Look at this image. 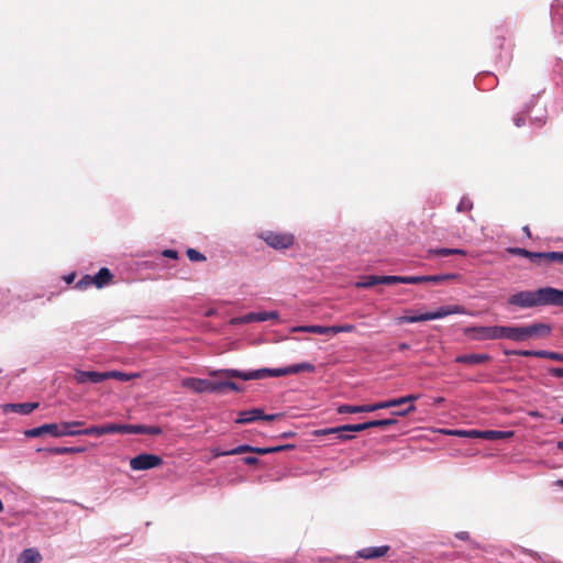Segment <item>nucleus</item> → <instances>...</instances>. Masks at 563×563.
<instances>
[{
  "mask_svg": "<svg viewBox=\"0 0 563 563\" xmlns=\"http://www.w3.org/2000/svg\"><path fill=\"white\" fill-rule=\"evenodd\" d=\"M472 208H473V202L471 201V199L463 197L456 207V211L457 212H467V211H471Z\"/></svg>",
  "mask_w": 563,
  "mask_h": 563,
  "instance_id": "obj_41",
  "label": "nucleus"
},
{
  "mask_svg": "<svg viewBox=\"0 0 563 563\" xmlns=\"http://www.w3.org/2000/svg\"><path fill=\"white\" fill-rule=\"evenodd\" d=\"M483 432L484 431L471 430V431L463 432V434L471 437V438H481V433H483Z\"/></svg>",
  "mask_w": 563,
  "mask_h": 563,
  "instance_id": "obj_55",
  "label": "nucleus"
},
{
  "mask_svg": "<svg viewBox=\"0 0 563 563\" xmlns=\"http://www.w3.org/2000/svg\"><path fill=\"white\" fill-rule=\"evenodd\" d=\"M508 354L518 355V356H525V357H540L544 358L545 351H529V350H519V351H512Z\"/></svg>",
  "mask_w": 563,
  "mask_h": 563,
  "instance_id": "obj_34",
  "label": "nucleus"
},
{
  "mask_svg": "<svg viewBox=\"0 0 563 563\" xmlns=\"http://www.w3.org/2000/svg\"><path fill=\"white\" fill-rule=\"evenodd\" d=\"M455 537L462 541L470 540V533L467 531H460L455 534Z\"/></svg>",
  "mask_w": 563,
  "mask_h": 563,
  "instance_id": "obj_54",
  "label": "nucleus"
},
{
  "mask_svg": "<svg viewBox=\"0 0 563 563\" xmlns=\"http://www.w3.org/2000/svg\"><path fill=\"white\" fill-rule=\"evenodd\" d=\"M269 450V453H277V452H282V446L280 445H277V446H271L268 448Z\"/></svg>",
  "mask_w": 563,
  "mask_h": 563,
  "instance_id": "obj_56",
  "label": "nucleus"
},
{
  "mask_svg": "<svg viewBox=\"0 0 563 563\" xmlns=\"http://www.w3.org/2000/svg\"><path fill=\"white\" fill-rule=\"evenodd\" d=\"M163 464V459L155 454L142 453L130 460V467L133 471H145L158 467Z\"/></svg>",
  "mask_w": 563,
  "mask_h": 563,
  "instance_id": "obj_7",
  "label": "nucleus"
},
{
  "mask_svg": "<svg viewBox=\"0 0 563 563\" xmlns=\"http://www.w3.org/2000/svg\"><path fill=\"white\" fill-rule=\"evenodd\" d=\"M163 256L168 257V258H177L178 257V253L175 250H165L163 252Z\"/></svg>",
  "mask_w": 563,
  "mask_h": 563,
  "instance_id": "obj_50",
  "label": "nucleus"
},
{
  "mask_svg": "<svg viewBox=\"0 0 563 563\" xmlns=\"http://www.w3.org/2000/svg\"><path fill=\"white\" fill-rule=\"evenodd\" d=\"M104 434L110 433H123L124 434V424L121 423H107L103 424Z\"/></svg>",
  "mask_w": 563,
  "mask_h": 563,
  "instance_id": "obj_37",
  "label": "nucleus"
},
{
  "mask_svg": "<svg viewBox=\"0 0 563 563\" xmlns=\"http://www.w3.org/2000/svg\"><path fill=\"white\" fill-rule=\"evenodd\" d=\"M462 312V308L459 306H446V307H440L438 310L433 312H426L420 314H411V316H402L397 319V322L399 324L402 323H415V322H422V321H429V320H435L441 319L444 317H448L453 313H460Z\"/></svg>",
  "mask_w": 563,
  "mask_h": 563,
  "instance_id": "obj_4",
  "label": "nucleus"
},
{
  "mask_svg": "<svg viewBox=\"0 0 563 563\" xmlns=\"http://www.w3.org/2000/svg\"><path fill=\"white\" fill-rule=\"evenodd\" d=\"M113 278L112 273L109 268L102 267L99 272L93 276L95 286L97 288H102L106 285L110 284Z\"/></svg>",
  "mask_w": 563,
  "mask_h": 563,
  "instance_id": "obj_21",
  "label": "nucleus"
},
{
  "mask_svg": "<svg viewBox=\"0 0 563 563\" xmlns=\"http://www.w3.org/2000/svg\"><path fill=\"white\" fill-rule=\"evenodd\" d=\"M162 433V429L157 426H145L143 434L158 435Z\"/></svg>",
  "mask_w": 563,
  "mask_h": 563,
  "instance_id": "obj_46",
  "label": "nucleus"
},
{
  "mask_svg": "<svg viewBox=\"0 0 563 563\" xmlns=\"http://www.w3.org/2000/svg\"><path fill=\"white\" fill-rule=\"evenodd\" d=\"M73 379L79 384H99L104 380L103 372L75 369Z\"/></svg>",
  "mask_w": 563,
  "mask_h": 563,
  "instance_id": "obj_9",
  "label": "nucleus"
},
{
  "mask_svg": "<svg viewBox=\"0 0 563 563\" xmlns=\"http://www.w3.org/2000/svg\"><path fill=\"white\" fill-rule=\"evenodd\" d=\"M261 239L275 250L289 249L295 242V236L291 233L276 231H265L261 234Z\"/></svg>",
  "mask_w": 563,
  "mask_h": 563,
  "instance_id": "obj_6",
  "label": "nucleus"
},
{
  "mask_svg": "<svg viewBox=\"0 0 563 563\" xmlns=\"http://www.w3.org/2000/svg\"><path fill=\"white\" fill-rule=\"evenodd\" d=\"M103 434H104L103 424L102 426H91L89 428H86V429L81 430V435H97V437H100V435H103Z\"/></svg>",
  "mask_w": 563,
  "mask_h": 563,
  "instance_id": "obj_38",
  "label": "nucleus"
},
{
  "mask_svg": "<svg viewBox=\"0 0 563 563\" xmlns=\"http://www.w3.org/2000/svg\"><path fill=\"white\" fill-rule=\"evenodd\" d=\"M84 451H85V448H81V446L37 449V452H47L49 454H55V455L82 453Z\"/></svg>",
  "mask_w": 563,
  "mask_h": 563,
  "instance_id": "obj_22",
  "label": "nucleus"
},
{
  "mask_svg": "<svg viewBox=\"0 0 563 563\" xmlns=\"http://www.w3.org/2000/svg\"><path fill=\"white\" fill-rule=\"evenodd\" d=\"M499 339L515 341V327L495 325V340Z\"/></svg>",
  "mask_w": 563,
  "mask_h": 563,
  "instance_id": "obj_25",
  "label": "nucleus"
},
{
  "mask_svg": "<svg viewBox=\"0 0 563 563\" xmlns=\"http://www.w3.org/2000/svg\"><path fill=\"white\" fill-rule=\"evenodd\" d=\"M553 263L563 265V252H547L545 265Z\"/></svg>",
  "mask_w": 563,
  "mask_h": 563,
  "instance_id": "obj_35",
  "label": "nucleus"
},
{
  "mask_svg": "<svg viewBox=\"0 0 563 563\" xmlns=\"http://www.w3.org/2000/svg\"><path fill=\"white\" fill-rule=\"evenodd\" d=\"M103 375H104V380L114 378V379H118L121 382H129L132 378L137 376V374H126V373L119 372V371L103 372Z\"/></svg>",
  "mask_w": 563,
  "mask_h": 563,
  "instance_id": "obj_27",
  "label": "nucleus"
},
{
  "mask_svg": "<svg viewBox=\"0 0 563 563\" xmlns=\"http://www.w3.org/2000/svg\"><path fill=\"white\" fill-rule=\"evenodd\" d=\"M536 265H545L547 252H530L525 256Z\"/></svg>",
  "mask_w": 563,
  "mask_h": 563,
  "instance_id": "obj_30",
  "label": "nucleus"
},
{
  "mask_svg": "<svg viewBox=\"0 0 563 563\" xmlns=\"http://www.w3.org/2000/svg\"><path fill=\"white\" fill-rule=\"evenodd\" d=\"M316 366L312 363L303 362L282 368H260L255 371L243 372L239 369H219L211 372V376H225L228 378H240L243 380L264 379L267 377H282L286 375H295L301 372L314 373Z\"/></svg>",
  "mask_w": 563,
  "mask_h": 563,
  "instance_id": "obj_2",
  "label": "nucleus"
},
{
  "mask_svg": "<svg viewBox=\"0 0 563 563\" xmlns=\"http://www.w3.org/2000/svg\"><path fill=\"white\" fill-rule=\"evenodd\" d=\"M504 40H505V38H504L503 36H499V37H497V38H496V41H497V43H496V44H497V46H498L499 48H501V47H503Z\"/></svg>",
  "mask_w": 563,
  "mask_h": 563,
  "instance_id": "obj_57",
  "label": "nucleus"
},
{
  "mask_svg": "<svg viewBox=\"0 0 563 563\" xmlns=\"http://www.w3.org/2000/svg\"><path fill=\"white\" fill-rule=\"evenodd\" d=\"M556 446H558L559 450L563 451V440L559 441Z\"/></svg>",
  "mask_w": 563,
  "mask_h": 563,
  "instance_id": "obj_62",
  "label": "nucleus"
},
{
  "mask_svg": "<svg viewBox=\"0 0 563 563\" xmlns=\"http://www.w3.org/2000/svg\"><path fill=\"white\" fill-rule=\"evenodd\" d=\"M507 252L511 255L522 256L525 257L528 254V250L521 247H509Z\"/></svg>",
  "mask_w": 563,
  "mask_h": 563,
  "instance_id": "obj_47",
  "label": "nucleus"
},
{
  "mask_svg": "<svg viewBox=\"0 0 563 563\" xmlns=\"http://www.w3.org/2000/svg\"><path fill=\"white\" fill-rule=\"evenodd\" d=\"M380 284V276L369 275L366 276L362 282L356 283L357 288H369Z\"/></svg>",
  "mask_w": 563,
  "mask_h": 563,
  "instance_id": "obj_33",
  "label": "nucleus"
},
{
  "mask_svg": "<svg viewBox=\"0 0 563 563\" xmlns=\"http://www.w3.org/2000/svg\"><path fill=\"white\" fill-rule=\"evenodd\" d=\"M372 428H387L397 423L396 419H382L369 421Z\"/></svg>",
  "mask_w": 563,
  "mask_h": 563,
  "instance_id": "obj_40",
  "label": "nucleus"
},
{
  "mask_svg": "<svg viewBox=\"0 0 563 563\" xmlns=\"http://www.w3.org/2000/svg\"><path fill=\"white\" fill-rule=\"evenodd\" d=\"M507 302L520 309L542 306L563 307V290L550 286L537 290H521L509 296Z\"/></svg>",
  "mask_w": 563,
  "mask_h": 563,
  "instance_id": "obj_1",
  "label": "nucleus"
},
{
  "mask_svg": "<svg viewBox=\"0 0 563 563\" xmlns=\"http://www.w3.org/2000/svg\"><path fill=\"white\" fill-rule=\"evenodd\" d=\"M372 428L369 421L357 424H344L335 428L319 429L313 432L316 437L329 435V433H338V439L347 441L354 439L353 432H361Z\"/></svg>",
  "mask_w": 563,
  "mask_h": 563,
  "instance_id": "obj_5",
  "label": "nucleus"
},
{
  "mask_svg": "<svg viewBox=\"0 0 563 563\" xmlns=\"http://www.w3.org/2000/svg\"><path fill=\"white\" fill-rule=\"evenodd\" d=\"M550 374L554 377H563V368L562 367H554L550 369Z\"/></svg>",
  "mask_w": 563,
  "mask_h": 563,
  "instance_id": "obj_49",
  "label": "nucleus"
},
{
  "mask_svg": "<svg viewBox=\"0 0 563 563\" xmlns=\"http://www.w3.org/2000/svg\"><path fill=\"white\" fill-rule=\"evenodd\" d=\"M251 452L260 454V455L269 454L268 448H255V446H253V450Z\"/></svg>",
  "mask_w": 563,
  "mask_h": 563,
  "instance_id": "obj_53",
  "label": "nucleus"
},
{
  "mask_svg": "<svg viewBox=\"0 0 563 563\" xmlns=\"http://www.w3.org/2000/svg\"><path fill=\"white\" fill-rule=\"evenodd\" d=\"M38 407V402H21V404H7L3 405V412H15L19 415H30L33 410Z\"/></svg>",
  "mask_w": 563,
  "mask_h": 563,
  "instance_id": "obj_13",
  "label": "nucleus"
},
{
  "mask_svg": "<svg viewBox=\"0 0 563 563\" xmlns=\"http://www.w3.org/2000/svg\"><path fill=\"white\" fill-rule=\"evenodd\" d=\"M91 285H95L93 277L90 275H85L76 285L79 289H85Z\"/></svg>",
  "mask_w": 563,
  "mask_h": 563,
  "instance_id": "obj_45",
  "label": "nucleus"
},
{
  "mask_svg": "<svg viewBox=\"0 0 563 563\" xmlns=\"http://www.w3.org/2000/svg\"><path fill=\"white\" fill-rule=\"evenodd\" d=\"M186 254H187L188 258L191 262H203V261H206V256L202 253H200L197 250H195V249H188Z\"/></svg>",
  "mask_w": 563,
  "mask_h": 563,
  "instance_id": "obj_42",
  "label": "nucleus"
},
{
  "mask_svg": "<svg viewBox=\"0 0 563 563\" xmlns=\"http://www.w3.org/2000/svg\"><path fill=\"white\" fill-rule=\"evenodd\" d=\"M295 433L294 432H284L283 434H280V438H290V437H294Z\"/></svg>",
  "mask_w": 563,
  "mask_h": 563,
  "instance_id": "obj_61",
  "label": "nucleus"
},
{
  "mask_svg": "<svg viewBox=\"0 0 563 563\" xmlns=\"http://www.w3.org/2000/svg\"><path fill=\"white\" fill-rule=\"evenodd\" d=\"M551 332V325L542 322H536L528 325H515V342H522L528 339L548 338Z\"/></svg>",
  "mask_w": 563,
  "mask_h": 563,
  "instance_id": "obj_3",
  "label": "nucleus"
},
{
  "mask_svg": "<svg viewBox=\"0 0 563 563\" xmlns=\"http://www.w3.org/2000/svg\"><path fill=\"white\" fill-rule=\"evenodd\" d=\"M419 397H420L419 395L411 394V395L396 398V401L398 402V405H404L407 402H410V405L407 408L394 411L393 413L400 416V417H405V416L416 411V406L412 405V402L416 401L417 399H419Z\"/></svg>",
  "mask_w": 563,
  "mask_h": 563,
  "instance_id": "obj_17",
  "label": "nucleus"
},
{
  "mask_svg": "<svg viewBox=\"0 0 563 563\" xmlns=\"http://www.w3.org/2000/svg\"><path fill=\"white\" fill-rule=\"evenodd\" d=\"M41 560L40 552L34 548H29L18 556L16 563H40Z\"/></svg>",
  "mask_w": 563,
  "mask_h": 563,
  "instance_id": "obj_19",
  "label": "nucleus"
},
{
  "mask_svg": "<svg viewBox=\"0 0 563 563\" xmlns=\"http://www.w3.org/2000/svg\"><path fill=\"white\" fill-rule=\"evenodd\" d=\"M389 545H380V547H369L362 549L357 552V556L365 560H373L377 558H382L389 551Z\"/></svg>",
  "mask_w": 563,
  "mask_h": 563,
  "instance_id": "obj_14",
  "label": "nucleus"
},
{
  "mask_svg": "<svg viewBox=\"0 0 563 563\" xmlns=\"http://www.w3.org/2000/svg\"><path fill=\"white\" fill-rule=\"evenodd\" d=\"M280 446H282V450H283V451L291 450V449H294V448H295V445H294V444H285V445H280Z\"/></svg>",
  "mask_w": 563,
  "mask_h": 563,
  "instance_id": "obj_59",
  "label": "nucleus"
},
{
  "mask_svg": "<svg viewBox=\"0 0 563 563\" xmlns=\"http://www.w3.org/2000/svg\"><path fill=\"white\" fill-rule=\"evenodd\" d=\"M243 462L246 464V465H255L258 463V459L255 457V456H245L243 459Z\"/></svg>",
  "mask_w": 563,
  "mask_h": 563,
  "instance_id": "obj_51",
  "label": "nucleus"
},
{
  "mask_svg": "<svg viewBox=\"0 0 563 563\" xmlns=\"http://www.w3.org/2000/svg\"><path fill=\"white\" fill-rule=\"evenodd\" d=\"M213 457H220V456H228L229 455V451H221L219 449H212L211 451Z\"/></svg>",
  "mask_w": 563,
  "mask_h": 563,
  "instance_id": "obj_52",
  "label": "nucleus"
},
{
  "mask_svg": "<svg viewBox=\"0 0 563 563\" xmlns=\"http://www.w3.org/2000/svg\"><path fill=\"white\" fill-rule=\"evenodd\" d=\"M536 265H545L547 252H530L525 256Z\"/></svg>",
  "mask_w": 563,
  "mask_h": 563,
  "instance_id": "obj_31",
  "label": "nucleus"
},
{
  "mask_svg": "<svg viewBox=\"0 0 563 563\" xmlns=\"http://www.w3.org/2000/svg\"><path fill=\"white\" fill-rule=\"evenodd\" d=\"M523 232L527 234V236L531 238V231H530V228L528 225H525L522 228Z\"/></svg>",
  "mask_w": 563,
  "mask_h": 563,
  "instance_id": "obj_60",
  "label": "nucleus"
},
{
  "mask_svg": "<svg viewBox=\"0 0 563 563\" xmlns=\"http://www.w3.org/2000/svg\"><path fill=\"white\" fill-rule=\"evenodd\" d=\"M84 421H69L62 422L58 424V432L62 433V437H76L81 435L82 429H76L77 427L84 426Z\"/></svg>",
  "mask_w": 563,
  "mask_h": 563,
  "instance_id": "obj_16",
  "label": "nucleus"
},
{
  "mask_svg": "<svg viewBox=\"0 0 563 563\" xmlns=\"http://www.w3.org/2000/svg\"><path fill=\"white\" fill-rule=\"evenodd\" d=\"M213 385H214V391L213 393H219V391H222L224 389H230V390H233V391H240L239 385L236 383H234V382H231V380L213 382Z\"/></svg>",
  "mask_w": 563,
  "mask_h": 563,
  "instance_id": "obj_29",
  "label": "nucleus"
},
{
  "mask_svg": "<svg viewBox=\"0 0 563 563\" xmlns=\"http://www.w3.org/2000/svg\"><path fill=\"white\" fill-rule=\"evenodd\" d=\"M353 331H355V325L354 324L345 323V324H342V325H332V334H338V333H341V332L350 333V332H353Z\"/></svg>",
  "mask_w": 563,
  "mask_h": 563,
  "instance_id": "obj_43",
  "label": "nucleus"
},
{
  "mask_svg": "<svg viewBox=\"0 0 563 563\" xmlns=\"http://www.w3.org/2000/svg\"><path fill=\"white\" fill-rule=\"evenodd\" d=\"M396 405H398V402L396 401V398H395V399L368 405V407H369V412H372V411H375L378 409L391 408V407H395Z\"/></svg>",
  "mask_w": 563,
  "mask_h": 563,
  "instance_id": "obj_36",
  "label": "nucleus"
},
{
  "mask_svg": "<svg viewBox=\"0 0 563 563\" xmlns=\"http://www.w3.org/2000/svg\"><path fill=\"white\" fill-rule=\"evenodd\" d=\"M294 332H309L316 334H332V325H300L292 329Z\"/></svg>",
  "mask_w": 563,
  "mask_h": 563,
  "instance_id": "obj_23",
  "label": "nucleus"
},
{
  "mask_svg": "<svg viewBox=\"0 0 563 563\" xmlns=\"http://www.w3.org/2000/svg\"><path fill=\"white\" fill-rule=\"evenodd\" d=\"M339 413H358V412H369L368 405L363 406H351V405H342L338 408Z\"/></svg>",
  "mask_w": 563,
  "mask_h": 563,
  "instance_id": "obj_28",
  "label": "nucleus"
},
{
  "mask_svg": "<svg viewBox=\"0 0 563 563\" xmlns=\"http://www.w3.org/2000/svg\"><path fill=\"white\" fill-rule=\"evenodd\" d=\"M492 360L488 354H463L455 357L456 363L467 364V365H477L487 363Z\"/></svg>",
  "mask_w": 563,
  "mask_h": 563,
  "instance_id": "obj_15",
  "label": "nucleus"
},
{
  "mask_svg": "<svg viewBox=\"0 0 563 563\" xmlns=\"http://www.w3.org/2000/svg\"><path fill=\"white\" fill-rule=\"evenodd\" d=\"M471 332L476 340H495V325L475 327L471 329Z\"/></svg>",
  "mask_w": 563,
  "mask_h": 563,
  "instance_id": "obj_18",
  "label": "nucleus"
},
{
  "mask_svg": "<svg viewBox=\"0 0 563 563\" xmlns=\"http://www.w3.org/2000/svg\"><path fill=\"white\" fill-rule=\"evenodd\" d=\"M417 279H412V276H380V284L383 285H395V284H408L415 285Z\"/></svg>",
  "mask_w": 563,
  "mask_h": 563,
  "instance_id": "obj_24",
  "label": "nucleus"
},
{
  "mask_svg": "<svg viewBox=\"0 0 563 563\" xmlns=\"http://www.w3.org/2000/svg\"><path fill=\"white\" fill-rule=\"evenodd\" d=\"M252 450H253V446H251L249 444H242L232 450H229V455L243 454V453L251 452Z\"/></svg>",
  "mask_w": 563,
  "mask_h": 563,
  "instance_id": "obj_44",
  "label": "nucleus"
},
{
  "mask_svg": "<svg viewBox=\"0 0 563 563\" xmlns=\"http://www.w3.org/2000/svg\"><path fill=\"white\" fill-rule=\"evenodd\" d=\"M514 435L512 431H498V430H486L483 433H481L482 439L486 440H500L510 438Z\"/></svg>",
  "mask_w": 563,
  "mask_h": 563,
  "instance_id": "obj_26",
  "label": "nucleus"
},
{
  "mask_svg": "<svg viewBox=\"0 0 563 563\" xmlns=\"http://www.w3.org/2000/svg\"><path fill=\"white\" fill-rule=\"evenodd\" d=\"M278 313L272 312H250L242 318L234 319L233 323H251V322H263L272 319H277Z\"/></svg>",
  "mask_w": 563,
  "mask_h": 563,
  "instance_id": "obj_12",
  "label": "nucleus"
},
{
  "mask_svg": "<svg viewBox=\"0 0 563 563\" xmlns=\"http://www.w3.org/2000/svg\"><path fill=\"white\" fill-rule=\"evenodd\" d=\"M282 415H265L261 408H253L251 410H244L239 412V418L235 420L239 424L250 423L257 420L273 421L279 418Z\"/></svg>",
  "mask_w": 563,
  "mask_h": 563,
  "instance_id": "obj_8",
  "label": "nucleus"
},
{
  "mask_svg": "<svg viewBox=\"0 0 563 563\" xmlns=\"http://www.w3.org/2000/svg\"><path fill=\"white\" fill-rule=\"evenodd\" d=\"M431 254H434L437 256H449V255H465L466 252L462 249H437L431 250Z\"/></svg>",
  "mask_w": 563,
  "mask_h": 563,
  "instance_id": "obj_32",
  "label": "nucleus"
},
{
  "mask_svg": "<svg viewBox=\"0 0 563 563\" xmlns=\"http://www.w3.org/2000/svg\"><path fill=\"white\" fill-rule=\"evenodd\" d=\"M456 275L454 274H443V275H428V276H412V279H417L416 284H422V283H432V284H440L444 280L453 279Z\"/></svg>",
  "mask_w": 563,
  "mask_h": 563,
  "instance_id": "obj_20",
  "label": "nucleus"
},
{
  "mask_svg": "<svg viewBox=\"0 0 563 563\" xmlns=\"http://www.w3.org/2000/svg\"><path fill=\"white\" fill-rule=\"evenodd\" d=\"M44 434H51L52 437H55V438H60L62 437V433L58 432V424L57 423H46V424H42L40 427H36V428L29 429V430L24 431V435L26 438H38V437H42Z\"/></svg>",
  "mask_w": 563,
  "mask_h": 563,
  "instance_id": "obj_11",
  "label": "nucleus"
},
{
  "mask_svg": "<svg viewBox=\"0 0 563 563\" xmlns=\"http://www.w3.org/2000/svg\"><path fill=\"white\" fill-rule=\"evenodd\" d=\"M181 385L186 388H189L196 393H213L214 385L212 380L201 379V378H185Z\"/></svg>",
  "mask_w": 563,
  "mask_h": 563,
  "instance_id": "obj_10",
  "label": "nucleus"
},
{
  "mask_svg": "<svg viewBox=\"0 0 563 563\" xmlns=\"http://www.w3.org/2000/svg\"><path fill=\"white\" fill-rule=\"evenodd\" d=\"M144 424H124V434H143Z\"/></svg>",
  "mask_w": 563,
  "mask_h": 563,
  "instance_id": "obj_39",
  "label": "nucleus"
},
{
  "mask_svg": "<svg viewBox=\"0 0 563 563\" xmlns=\"http://www.w3.org/2000/svg\"><path fill=\"white\" fill-rule=\"evenodd\" d=\"M398 349H399V351L408 350V349H409V344H407V343H400V344L398 345Z\"/></svg>",
  "mask_w": 563,
  "mask_h": 563,
  "instance_id": "obj_58",
  "label": "nucleus"
},
{
  "mask_svg": "<svg viewBox=\"0 0 563 563\" xmlns=\"http://www.w3.org/2000/svg\"><path fill=\"white\" fill-rule=\"evenodd\" d=\"M555 485L563 488V479L556 481Z\"/></svg>",
  "mask_w": 563,
  "mask_h": 563,
  "instance_id": "obj_63",
  "label": "nucleus"
},
{
  "mask_svg": "<svg viewBox=\"0 0 563 563\" xmlns=\"http://www.w3.org/2000/svg\"><path fill=\"white\" fill-rule=\"evenodd\" d=\"M516 124H517L518 126H520V120H519V119L516 121Z\"/></svg>",
  "mask_w": 563,
  "mask_h": 563,
  "instance_id": "obj_64",
  "label": "nucleus"
},
{
  "mask_svg": "<svg viewBox=\"0 0 563 563\" xmlns=\"http://www.w3.org/2000/svg\"><path fill=\"white\" fill-rule=\"evenodd\" d=\"M544 358H549V360H552V361L563 362V353L545 351Z\"/></svg>",
  "mask_w": 563,
  "mask_h": 563,
  "instance_id": "obj_48",
  "label": "nucleus"
}]
</instances>
